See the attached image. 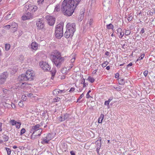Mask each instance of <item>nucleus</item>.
<instances>
[{"mask_svg": "<svg viewBox=\"0 0 155 155\" xmlns=\"http://www.w3.org/2000/svg\"><path fill=\"white\" fill-rule=\"evenodd\" d=\"M81 1V0H64L61 5V11L65 15H71Z\"/></svg>", "mask_w": 155, "mask_h": 155, "instance_id": "nucleus-1", "label": "nucleus"}, {"mask_svg": "<svg viewBox=\"0 0 155 155\" xmlns=\"http://www.w3.org/2000/svg\"><path fill=\"white\" fill-rule=\"evenodd\" d=\"M66 27L67 30L64 35L66 38H68L73 36L74 33L76 31L75 24L74 23L71 24L68 23L66 25Z\"/></svg>", "mask_w": 155, "mask_h": 155, "instance_id": "nucleus-2", "label": "nucleus"}, {"mask_svg": "<svg viewBox=\"0 0 155 155\" xmlns=\"http://www.w3.org/2000/svg\"><path fill=\"white\" fill-rule=\"evenodd\" d=\"M32 72V71H27L25 74H22L18 76V80L19 81H31L33 80L35 74Z\"/></svg>", "mask_w": 155, "mask_h": 155, "instance_id": "nucleus-3", "label": "nucleus"}, {"mask_svg": "<svg viewBox=\"0 0 155 155\" xmlns=\"http://www.w3.org/2000/svg\"><path fill=\"white\" fill-rule=\"evenodd\" d=\"M53 57H54V58L51 60L52 62L58 68H60L62 63L64 61V57L61 56L57 58L54 56Z\"/></svg>", "mask_w": 155, "mask_h": 155, "instance_id": "nucleus-4", "label": "nucleus"}, {"mask_svg": "<svg viewBox=\"0 0 155 155\" xmlns=\"http://www.w3.org/2000/svg\"><path fill=\"white\" fill-rule=\"evenodd\" d=\"M40 67L44 71H49L51 70V67L48 63L46 62H41L39 63Z\"/></svg>", "mask_w": 155, "mask_h": 155, "instance_id": "nucleus-5", "label": "nucleus"}, {"mask_svg": "<svg viewBox=\"0 0 155 155\" xmlns=\"http://www.w3.org/2000/svg\"><path fill=\"white\" fill-rule=\"evenodd\" d=\"M8 73L7 72H4L0 75V84H3L5 82L8 76Z\"/></svg>", "mask_w": 155, "mask_h": 155, "instance_id": "nucleus-6", "label": "nucleus"}, {"mask_svg": "<svg viewBox=\"0 0 155 155\" xmlns=\"http://www.w3.org/2000/svg\"><path fill=\"white\" fill-rule=\"evenodd\" d=\"M48 24L50 26L54 25L55 21V18L51 15H47L46 17Z\"/></svg>", "mask_w": 155, "mask_h": 155, "instance_id": "nucleus-7", "label": "nucleus"}, {"mask_svg": "<svg viewBox=\"0 0 155 155\" xmlns=\"http://www.w3.org/2000/svg\"><path fill=\"white\" fill-rule=\"evenodd\" d=\"M36 25L38 29L41 30L43 29L45 27V25L43 21L39 19V20L37 22Z\"/></svg>", "mask_w": 155, "mask_h": 155, "instance_id": "nucleus-8", "label": "nucleus"}, {"mask_svg": "<svg viewBox=\"0 0 155 155\" xmlns=\"http://www.w3.org/2000/svg\"><path fill=\"white\" fill-rule=\"evenodd\" d=\"M53 56L57 58L61 56V54L58 51L56 50H54L50 56V58L51 60L54 58Z\"/></svg>", "mask_w": 155, "mask_h": 155, "instance_id": "nucleus-9", "label": "nucleus"}, {"mask_svg": "<svg viewBox=\"0 0 155 155\" xmlns=\"http://www.w3.org/2000/svg\"><path fill=\"white\" fill-rule=\"evenodd\" d=\"M70 117V114L66 113L62 114L61 115L58 117V120L60 122H63L64 120L68 119Z\"/></svg>", "mask_w": 155, "mask_h": 155, "instance_id": "nucleus-10", "label": "nucleus"}, {"mask_svg": "<svg viewBox=\"0 0 155 155\" xmlns=\"http://www.w3.org/2000/svg\"><path fill=\"white\" fill-rule=\"evenodd\" d=\"M58 30H55V35L58 39L61 38L63 36V31H58Z\"/></svg>", "mask_w": 155, "mask_h": 155, "instance_id": "nucleus-11", "label": "nucleus"}, {"mask_svg": "<svg viewBox=\"0 0 155 155\" xmlns=\"http://www.w3.org/2000/svg\"><path fill=\"white\" fill-rule=\"evenodd\" d=\"M63 26L64 23L62 22H60L59 24L57 25L55 30H58V31H63Z\"/></svg>", "mask_w": 155, "mask_h": 155, "instance_id": "nucleus-12", "label": "nucleus"}, {"mask_svg": "<svg viewBox=\"0 0 155 155\" xmlns=\"http://www.w3.org/2000/svg\"><path fill=\"white\" fill-rule=\"evenodd\" d=\"M2 137L3 138L4 141H7L9 139L8 133L6 132L3 133L2 134Z\"/></svg>", "mask_w": 155, "mask_h": 155, "instance_id": "nucleus-13", "label": "nucleus"}, {"mask_svg": "<svg viewBox=\"0 0 155 155\" xmlns=\"http://www.w3.org/2000/svg\"><path fill=\"white\" fill-rule=\"evenodd\" d=\"M82 11L80 12V15L78 17V19L80 21H81L83 19L84 15V10L82 9Z\"/></svg>", "mask_w": 155, "mask_h": 155, "instance_id": "nucleus-14", "label": "nucleus"}, {"mask_svg": "<svg viewBox=\"0 0 155 155\" xmlns=\"http://www.w3.org/2000/svg\"><path fill=\"white\" fill-rule=\"evenodd\" d=\"M40 127V125L39 124H37L35 126H32L31 127V130L32 131H34V132H36L38 130H41V129H38Z\"/></svg>", "mask_w": 155, "mask_h": 155, "instance_id": "nucleus-15", "label": "nucleus"}, {"mask_svg": "<svg viewBox=\"0 0 155 155\" xmlns=\"http://www.w3.org/2000/svg\"><path fill=\"white\" fill-rule=\"evenodd\" d=\"M37 9L38 7L34 5H30L29 11H31L32 12H35L37 10Z\"/></svg>", "mask_w": 155, "mask_h": 155, "instance_id": "nucleus-16", "label": "nucleus"}, {"mask_svg": "<svg viewBox=\"0 0 155 155\" xmlns=\"http://www.w3.org/2000/svg\"><path fill=\"white\" fill-rule=\"evenodd\" d=\"M31 48L34 50H36L38 48V44L35 42H33L31 45Z\"/></svg>", "mask_w": 155, "mask_h": 155, "instance_id": "nucleus-17", "label": "nucleus"}, {"mask_svg": "<svg viewBox=\"0 0 155 155\" xmlns=\"http://www.w3.org/2000/svg\"><path fill=\"white\" fill-rule=\"evenodd\" d=\"M11 13L12 12L9 13L8 15L5 17V18L6 20H9L12 18L13 16V15L12 14H11Z\"/></svg>", "mask_w": 155, "mask_h": 155, "instance_id": "nucleus-18", "label": "nucleus"}, {"mask_svg": "<svg viewBox=\"0 0 155 155\" xmlns=\"http://www.w3.org/2000/svg\"><path fill=\"white\" fill-rule=\"evenodd\" d=\"M59 89H56L53 91V94L55 96H58V94H60Z\"/></svg>", "mask_w": 155, "mask_h": 155, "instance_id": "nucleus-19", "label": "nucleus"}, {"mask_svg": "<svg viewBox=\"0 0 155 155\" xmlns=\"http://www.w3.org/2000/svg\"><path fill=\"white\" fill-rule=\"evenodd\" d=\"M104 116V115L102 114H101L100 115V117L98 119V123H102V120L103 119Z\"/></svg>", "mask_w": 155, "mask_h": 155, "instance_id": "nucleus-20", "label": "nucleus"}, {"mask_svg": "<svg viewBox=\"0 0 155 155\" xmlns=\"http://www.w3.org/2000/svg\"><path fill=\"white\" fill-rule=\"evenodd\" d=\"M61 72L64 74H67V68L65 67L63 68L61 71Z\"/></svg>", "mask_w": 155, "mask_h": 155, "instance_id": "nucleus-21", "label": "nucleus"}, {"mask_svg": "<svg viewBox=\"0 0 155 155\" xmlns=\"http://www.w3.org/2000/svg\"><path fill=\"white\" fill-rule=\"evenodd\" d=\"M49 141L48 140V139H47L45 138H45H43L42 139V141H41V143L43 144H45V143H48Z\"/></svg>", "mask_w": 155, "mask_h": 155, "instance_id": "nucleus-22", "label": "nucleus"}, {"mask_svg": "<svg viewBox=\"0 0 155 155\" xmlns=\"http://www.w3.org/2000/svg\"><path fill=\"white\" fill-rule=\"evenodd\" d=\"M81 84H83V87H85L87 85H88L87 83H85V79L83 78L81 81Z\"/></svg>", "mask_w": 155, "mask_h": 155, "instance_id": "nucleus-23", "label": "nucleus"}, {"mask_svg": "<svg viewBox=\"0 0 155 155\" xmlns=\"http://www.w3.org/2000/svg\"><path fill=\"white\" fill-rule=\"evenodd\" d=\"M119 84L120 85H124L125 84V82L124 81V79H119L118 80Z\"/></svg>", "mask_w": 155, "mask_h": 155, "instance_id": "nucleus-24", "label": "nucleus"}, {"mask_svg": "<svg viewBox=\"0 0 155 155\" xmlns=\"http://www.w3.org/2000/svg\"><path fill=\"white\" fill-rule=\"evenodd\" d=\"M11 26L12 27V28H15V30H16L17 27V24L15 22H12L11 25Z\"/></svg>", "mask_w": 155, "mask_h": 155, "instance_id": "nucleus-25", "label": "nucleus"}, {"mask_svg": "<svg viewBox=\"0 0 155 155\" xmlns=\"http://www.w3.org/2000/svg\"><path fill=\"white\" fill-rule=\"evenodd\" d=\"M45 137L46 138L48 139V140H49V141L51 140L52 138L51 137V134L50 133L47 134L46 137Z\"/></svg>", "mask_w": 155, "mask_h": 155, "instance_id": "nucleus-26", "label": "nucleus"}, {"mask_svg": "<svg viewBox=\"0 0 155 155\" xmlns=\"http://www.w3.org/2000/svg\"><path fill=\"white\" fill-rule=\"evenodd\" d=\"M87 80H88V81L91 83H93L95 80L93 78L91 77L90 76L87 79Z\"/></svg>", "mask_w": 155, "mask_h": 155, "instance_id": "nucleus-27", "label": "nucleus"}, {"mask_svg": "<svg viewBox=\"0 0 155 155\" xmlns=\"http://www.w3.org/2000/svg\"><path fill=\"white\" fill-rule=\"evenodd\" d=\"M26 16L27 17V18L28 19L33 17L32 15L31 14V13L28 12L26 14Z\"/></svg>", "mask_w": 155, "mask_h": 155, "instance_id": "nucleus-28", "label": "nucleus"}, {"mask_svg": "<svg viewBox=\"0 0 155 155\" xmlns=\"http://www.w3.org/2000/svg\"><path fill=\"white\" fill-rule=\"evenodd\" d=\"M107 28L108 29H112L114 28V26L110 23L107 25Z\"/></svg>", "mask_w": 155, "mask_h": 155, "instance_id": "nucleus-29", "label": "nucleus"}, {"mask_svg": "<svg viewBox=\"0 0 155 155\" xmlns=\"http://www.w3.org/2000/svg\"><path fill=\"white\" fill-rule=\"evenodd\" d=\"M95 144L96 145V147H98L99 146V147H101V142L99 141H98V140H97L95 142Z\"/></svg>", "mask_w": 155, "mask_h": 155, "instance_id": "nucleus-30", "label": "nucleus"}, {"mask_svg": "<svg viewBox=\"0 0 155 155\" xmlns=\"http://www.w3.org/2000/svg\"><path fill=\"white\" fill-rule=\"evenodd\" d=\"M35 133V132H34L32 134L31 137V139L32 140H34L36 138V137H37L36 136V134L34 135V134Z\"/></svg>", "mask_w": 155, "mask_h": 155, "instance_id": "nucleus-31", "label": "nucleus"}, {"mask_svg": "<svg viewBox=\"0 0 155 155\" xmlns=\"http://www.w3.org/2000/svg\"><path fill=\"white\" fill-rule=\"evenodd\" d=\"M60 10V6L59 5H56V6L54 10L57 12L59 11Z\"/></svg>", "mask_w": 155, "mask_h": 155, "instance_id": "nucleus-32", "label": "nucleus"}, {"mask_svg": "<svg viewBox=\"0 0 155 155\" xmlns=\"http://www.w3.org/2000/svg\"><path fill=\"white\" fill-rule=\"evenodd\" d=\"M145 56V54H143L141 55L140 57L138 58L137 61H138L139 60H141L143 59V58Z\"/></svg>", "mask_w": 155, "mask_h": 155, "instance_id": "nucleus-33", "label": "nucleus"}, {"mask_svg": "<svg viewBox=\"0 0 155 155\" xmlns=\"http://www.w3.org/2000/svg\"><path fill=\"white\" fill-rule=\"evenodd\" d=\"M10 45L9 44H6L5 45V48L6 50L8 51L10 48Z\"/></svg>", "mask_w": 155, "mask_h": 155, "instance_id": "nucleus-34", "label": "nucleus"}, {"mask_svg": "<svg viewBox=\"0 0 155 155\" xmlns=\"http://www.w3.org/2000/svg\"><path fill=\"white\" fill-rule=\"evenodd\" d=\"M5 149L7 151V154L8 155H10L11 153V149L10 148L8 147H6Z\"/></svg>", "mask_w": 155, "mask_h": 155, "instance_id": "nucleus-35", "label": "nucleus"}, {"mask_svg": "<svg viewBox=\"0 0 155 155\" xmlns=\"http://www.w3.org/2000/svg\"><path fill=\"white\" fill-rule=\"evenodd\" d=\"M131 33V31L130 30H126L125 32V35H129L130 33Z\"/></svg>", "mask_w": 155, "mask_h": 155, "instance_id": "nucleus-36", "label": "nucleus"}, {"mask_svg": "<svg viewBox=\"0 0 155 155\" xmlns=\"http://www.w3.org/2000/svg\"><path fill=\"white\" fill-rule=\"evenodd\" d=\"M108 62L107 61H104L103 63L101 65L103 67H105L108 64Z\"/></svg>", "mask_w": 155, "mask_h": 155, "instance_id": "nucleus-37", "label": "nucleus"}, {"mask_svg": "<svg viewBox=\"0 0 155 155\" xmlns=\"http://www.w3.org/2000/svg\"><path fill=\"white\" fill-rule=\"evenodd\" d=\"M44 0H38L37 3L40 5H42L44 3Z\"/></svg>", "mask_w": 155, "mask_h": 155, "instance_id": "nucleus-38", "label": "nucleus"}, {"mask_svg": "<svg viewBox=\"0 0 155 155\" xmlns=\"http://www.w3.org/2000/svg\"><path fill=\"white\" fill-rule=\"evenodd\" d=\"M21 125V123L20 122H17L16 123V124H15V126L16 128H19L20 127V125Z\"/></svg>", "mask_w": 155, "mask_h": 155, "instance_id": "nucleus-39", "label": "nucleus"}, {"mask_svg": "<svg viewBox=\"0 0 155 155\" xmlns=\"http://www.w3.org/2000/svg\"><path fill=\"white\" fill-rule=\"evenodd\" d=\"M60 100V98L58 97H56L53 100L54 102H58Z\"/></svg>", "mask_w": 155, "mask_h": 155, "instance_id": "nucleus-40", "label": "nucleus"}, {"mask_svg": "<svg viewBox=\"0 0 155 155\" xmlns=\"http://www.w3.org/2000/svg\"><path fill=\"white\" fill-rule=\"evenodd\" d=\"M10 122L12 124V125L13 126L15 125V124H16V123L17 122L14 120H11L10 121Z\"/></svg>", "mask_w": 155, "mask_h": 155, "instance_id": "nucleus-41", "label": "nucleus"}, {"mask_svg": "<svg viewBox=\"0 0 155 155\" xmlns=\"http://www.w3.org/2000/svg\"><path fill=\"white\" fill-rule=\"evenodd\" d=\"M56 72V71H55V70L54 71H52V72H51V75H52V77H51V79H53V78H54V75L55 74Z\"/></svg>", "mask_w": 155, "mask_h": 155, "instance_id": "nucleus-42", "label": "nucleus"}, {"mask_svg": "<svg viewBox=\"0 0 155 155\" xmlns=\"http://www.w3.org/2000/svg\"><path fill=\"white\" fill-rule=\"evenodd\" d=\"M18 104L20 107H22L23 106V102L22 101H20Z\"/></svg>", "mask_w": 155, "mask_h": 155, "instance_id": "nucleus-43", "label": "nucleus"}, {"mask_svg": "<svg viewBox=\"0 0 155 155\" xmlns=\"http://www.w3.org/2000/svg\"><path fill=\"white\" fill-rule=\"evenodd\" d=\"M21 18L22 20L24 21L26 20L27 19H28V18H27V17L26 15H23L21 17Z\"/></svg>", "mask_w": 155, "mask_h": 155, "instance_id": "nucleus-44", "label": "nucleus"}, {"mask_svg": "<svg viewBox=\"0 0 155 155\" xmlns=\"http://www.w3.org/2000/svg\"><path fill=\"white\" fill-rule=\"evenodd\" d=\"M110 3H108L107 4V3L106 1H104V2H103V5L104 6H108L109 5Z\"/></svg>", "mask_w": 155, "mask_h": 155, "instance_id": "nucleus-45", "label": "nucleus"}, {"mask_svg": "<svg viewBox=\"0 0 155 155\" xmlns=\"http://www.w3.org/2000/svg\"><path fill=\"white\" fill-rule=\"evenodd\" d=\"M25 132V129L24 128H22L21 131L20 135H22L23 134H24Z\"/></svg>", "mask_w": 155, "mask_h": 155, "instance_id": "nucleus-46", "label": "nucleus"}, {"mask_svg": "<svg viewBox=\"0 0 155 155\" xmlns=\"http://www.w3.org/2000/svg\"><path fill=\"white\" fill-rule=\"evenodd\" d=\"M30 7V5H26L25 6V10H29V8Z\"/></svg>", "mask_w": 155, "mask_h": 155, "instance_id": "nucleus-47", "label": "nucleus"}, {"mask_svg": "<svg viewBox=\"0 0 155 155\" xmlns=\"http://www.w3.org/2000/svg\"><path fill=\"white\" fill-rule=\"evenodd\" d=\"M93 22V20L92 19H90V20L88 21V24L90 26H91Z\"/></svg>", "mask_w": 155, "mask_h": 155, "instance_id": "nucleus-48", "label": "nucleus"}, {"mask_svg": "<svg viewBox=\"0 0 155 155\" xmlns=\"http://www.w3.org/2000/svg\"><path fill=\"white\" fill-rule=\"evenodd\" d=\"M120 35L119 36V38H121L124 35V32H122L121 31L120 32Z\"/></svg>", "mask_w": 155, "mask_h": 155, "instance_id": "nucleus-49", "label": "nucleus"}, {"mask_svg": "<svg viewBox=\"0 0 155 155\" xmlns=\"http://www.w3.org/2000/svg\"><path fill=\"white\" fill-rule=\"evenodd\" d=\"M148 73V71H147V70H146V71H144V72H143V74H144V75L145 77H146L147 76V75Z\"/></svg>", "mask_w": 155, "mask_h": 155, "instance_id": "nucleus-50", "label": "nucleus"}, {"mask_svg": "<svg viewBox=\"0 0 155 155\" xmlns=\"http://www.w3.org/2000/svg\"><path fill=\"white\" fill-rule=\"evenodd\" d=\"M11 26L10 25H7L4 26V27L7 28V29H9L10 28Z\"/></svg>", "mask_w": 155, "mask_h": 155, "instance_id": "nucleus-51", "label": "nucleus"}, {"mask_svg": "<svg viewBox=\"0 0 155 155\" xmlns=\"http://www.w3.org/2000/svg\"><path fill=\"white\" fill-rule=\"evenodd\" d=\"M133 19V17L131 16H130L128 17L127 18V20L129 21H130Z\"/></svg>", "mask_w": 155, "mask_h": 155, "instance_id": "nucleus-52", "label": "nucleus"}, {"mask_svg": "<svg viewBox=\"0 0 155 155\" xmlns=\"http://www.w3.org/2000/svg\"><path fill=\"white\" fill-rule=\"evenodd\" d=\"M117 33H120L122 31V30L120 28H119L117 30Z\"/></svg>", "mask_w": 155, "mask_h": 155, "instance_id": "nucleus-53", "label": "nucleus"}, {"mask_svg": "<svg viewBox=\"0 0 155 155\" xmlns=\"http://www.w3.org/2000/svg\"><path fill=\"white\" fill-rule=\"evenodd\" d=\"M100 147L99 146L98 147H96V151L97 152V153L99 154V150L100 149Z\"/></svg>", "mask_w": 155, "mask_h": 155, "instance_id": "nucleus-54", "label": "nucleus"}, {"mask_svg": "<svg viewBox=\"0 0 155 155\" xmlns=\"http://www.w3.org/2000/svg\"><path fill=\"white\" fill-rule=\"evenodd\" d=\"M109 101H105L104 103V104L106 105H108L109 104Z\"/></svg>", "mask_w": 155, "mask_h": 155, "instance_id": "nucleus-55", "label": "nucleus"}, {"mask_svg": "<svg viewBox=\"0 0 155 155\" xmlns=\"http://www.w3.org/2000/svg\"><path fill=\"white\" fill-rule=\"evenodd\" d=\"M3 93L5 94H7V92H8V90L6 89H3Z\"/></svg>", "mask_w": 155, "mask_h": 155, "instance_id": "nucleus-56", "label": "nucleus"}, {"mask_svg": "<svg viewBox=\"0 0 155 155\" xmlns=\"http://www.w3.org/2000/svg\"><path fill=\"white\" fill-rule=\"evenodd\" d=\"M75 59V57H74V58H72L71 60V62L72 63H74V61Z\"/></svg>", "mask_w": 155, "mask_h": 155, "instance_id": "nucleus-57", "label": "nucleus"}, {"mask_svg": "<svg viewBox=\"0 0 155 155\" xmlns=\"http://www.w3.org/2000/svg\"><path fill=\"white\" fill-rule=\"evenodd\" d=\"M75 90V88H74V87H71V88L70 90H69V92H73V91H74V90Z\"/></svg>", "mask_w": 155, "mask_h": 155, "instance_id": "nucleus-58", "label": "nucleus"}, {"mask_svg": "<svg viewBox=\"0 0 155 155\" xmlns=\"http://www.w3.org/2000/svg\"><path fill=\"white\" fill-rule=\"evenodd\" d=\"M91 97V96L88 93H87V94L86 95V97L87 98H89Z\"/></svg>", "mask_w": 155, "mask_h": 155, "instance_id": "nucleus-59", "label": "nucleus"}, {"mask_svg": "<svg viewBox=\"0 0 155 155\" xmlns=\"http://www.w3.org/2000/svg\"><path fill=\"white\" fill-rule=\"evenodd\" d=\"M64 90H60L59 89V93H60V94H62L63 93H64V92H65V91H64Z\"/></svg>", "mask_w": 155, "mask_h": 155, "instance_id": "nucleus-60", "label": "nucleus"}, {"mask_svg": "<svg viewBox=\"0 0 155 155\" xmlns=\"http://www.w3.org/2000/svg\"><path fill=\"white\" fill-rule=\"evenodd\" d=\"M132 64H132V63L131 62V63H130L129 64H128L127 65V68L128 67L132 66Z\"/></svg>", "mask_w": 155, "mask_h": 155, "instance_id": "nucleus-61", "label": "nucleus"}, {"mask_svg": "<svg viewBox=\"0 0 155 155\" xmlns=\"http://www.w3.org/2000/svg\"><path fill=\"white\" fill-rule=\"evenodd\" d=\"M145 32V31L144 30V29L143 28H142L141 31L140 32V34H143V33Z\"/></svg>", "mask_w": 155, "mask_h": 155, "instance_id": "nucleus-62", "label": "nucleus"}, {"mask_svg": "<svg viewBox=\"0 0 155 155\" xmlns=\"http://www.w3.org/2000/svg\"><path fill=\"white\" fill-rule=\"evenodd\" d=\"M129 28L130 29V30H132L134 28V26L133 25H131L130 26H129Z\"/></svg>", "mask_w": 155, "mask_h": 155, "instance_id": "nucleus-63", "label": "nucleus"}, {"mask_svg": "<svg viewBox=\"0 0 155 155\" xmlns=\"http://www.w3.org/2000/svg\"><path fill=\"white\" fill-rule=\"evenodd\" d=\"M70 153L71 155H75V153L73 151H71Z\"/></svg>", "mask_w": 155, "mask_h": 155, "instance_id": "nucleus-64", "label": "nucleus"}]
</instances>
